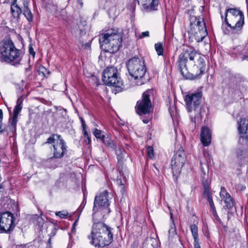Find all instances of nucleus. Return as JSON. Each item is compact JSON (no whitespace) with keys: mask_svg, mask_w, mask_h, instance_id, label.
I'll return each mask as SVG.
<instances>
[{"mask_svg":"<svg viewBox=\"0 0 248 248\" xmlns=\"http://www.w3.org/2000/svg\"><path fill=\"white\" fill-rule=\"evenodd\" d=\"M205 57L192 48H184L179 55L177 67L181 75L191 79L200 78L205 69Z\"/></svg>","mask_w":248,"mask_h":248,"instance_id":"nucleus-1","label":"nucleus"},{"mask_svg":"<svg viewBox=\"0 0 248 248\" xmlns=\"http://www.w3.org/2000/svg\"><path fill=\"white\" fill-rule=\"evenodd\" d=\"M93 221L91 233L88 235L90 243L95 247L104 248L110 244L113 240L112 229L104 222Z\"/></svg>","mask_w":248,"mask_h":248,"instance_id":"nucleus-2","label":"nucleus"},{"mask_svg":"<svg viewBox=\"0 0 248 248\" xmlns=\"http://www.w3.org/2000/svg\"><path fill=\"white\" fill-rule=\"evenodd\" d=\"M244 24V16L237 8H229L226 10L222 30L226 34H239Z\"/></svg>","mask_w":248,"mask_h":248,"instance_id":"nucleus-3","label":"nucleus"},{"mask_svg":"<svg viewBox=\"0 0 248 248\" xmlns=\"http://www.w3.org/2000/svg\"><path fill=\"white\" fill-rule=\"evenodd\" d=\"M22 55L11 39H4L0 44V61L15 66L21 64Z\"/></svg>","mask_w":248,"mask_h":248,"instance_id":"nucleus-4","label":"nucleus"},{"mask_svg":"<svg viewBox=\"0 0 248 248\" xmlns=\"http://www.w3.org/2000/svg\"><path fill=\"white\" fill-rule=\"evenodd\" d=\"M122 42V36L116 29L106 31L100 35V46L105 52L110 53L116 52L119 49Z\"/></svg>","mask_w":248,"mask_h":248,"instance_id":"nucleus-5","label":"nucleus"},{"mask_svg":"<svg viewBox=\"0 0 248 248\" xmlns=\"http://www.w3.org/2000/svg\"><path fill=\"white\" fill-rule=\"evenodd\" d=\"M126 65L129 75L137 80V84H143L145 81L144 76L147 70L144 60L134 57L128 61Z\"/></svg>","mask_w":248,"mask_h":248,"instance_id":"nucleus-6","label":"nucleus"},{"mask_svg":"<svg viewBox=\"0 0 248 248\" xmlns=\"http://www.w3.org/2000/svg\"><path fill=\"white\" fill-rule=\"evenodd\" d=\"M202 96L201 92L191 93L185 96V101L186 108L190 113V118L191 122L195 123L196 120L199 122L202 120V115L200 105Z\"/></svg>","mask_w":248,"mask_h":248,"instance_id":"nucleus-7","label":"nucleus"},{"mask_svg":"<svg viewBox=\"0 0 248 248\" xmlns=\"http://www.w3.org/2000/svg\"><path fill=\"white\" fill-rule=\"evenodd\" d=\"M108 195V192L107 190H105L99 196H96L95 197L93 209V220L95 219L99 213L102 216H104L105 214L110 212V210L108 208L109 203Z\"/></svg>","mask_w":248,"mask_h":248,"instance_id":"nucleus-8","label":"nucleus"},{"mask_svg":"<svg viewBox=\"0 0 248 248\" xmlns=\"http://www.w3.org/2000/svg\"><path fill=\"white\" fill-rule=\"evenodd\" d=\"M190 20L189 33L194 36L197 42L202 41L207 34L205 22L202 18L196 17H191Z\"/></svg>","mask_w":248,"mask_h":248,"instance_id":"nucleus-9","label":"nucleus"},{"mask_svg":"<svg viewBox=\"0 0 248 248\" xmlns=\"http://www.w3.org/2000/svg\"><path fill=\"white\" fill-rule=\"evenodd\" d=\"M117 73V69L114 67H108L105 69L102 78L104 83L108 86L121 87L123 83Z\"/></svg>","mask_w":248,"mask_h":248,"instance_id":"nucleus-10","label":"nucleus"},{"mask_svg":"<svg viewBox=\"0 0 248 248\" xmlns=\"http://www.w3.org/2000/svg\"><path fill=\"white\" fill-rule=\"evenodd\" d=\"M46 143L53 144V157L55 158L62 157L66 152L65 143L60 135H52L47 139Z\"/></svg>","mask_w":248,"mask_h":248,"instance_id":"nucleus-11","label":"nucleus"},{"mask_svg":"<svg viewBox=\"0 0 248 248\" xmlns=\"http://www.w3.org/2000/svg\"><path fill=\"white\" fill-rule=\"evenodd\" d=\"M151 93V90L146 91L143 93L141 99L137 102L136 110L140 115L150 113L152 107V103L150 99Z\"/></svg>","mask_w":248,"mask_h":248,"instance_id":"nucleus-12","label":"nucleus"},{"mask_svg":"<svg viewBox=\"0 0 248 248\" xmlns=\"http://www.w3.org/2000/svg\"><path fill=\"white\" fill-rule=\"evenodd\" d=\"M15 217L13 214L9 212H5L0 216V230L3 232H10L15 227Z\"/></svg>","mask_w":248,"mask_h":248,"instance_id":"nucleus-13","label":"nucleus"},{"mask_svg":"<svg viewBox=\"0 0 248 248\" xmlns=\"http://www.w3.org/2000/svg\"><path fill=\"white\" fill-rule=\"evenodd\" d=\"M185 161V154L184 150L180 148L174 155L171 160V168L172 172L174 175L180 174Z\"/></svg>","mask_w":248,"mask_h":248,"instance_id":"nucleus-14","label":"nucleus"},{"mask_svg":"<svg viewBox=\"0 0 248 248\" xmlns=\"http://www.w3.org/2000/svg\"><path fill=\"white\" fill-rule=\"evenodd\" d=\"M23 98L22 97L18 98L16 101V105L14 109V115L12 119L9 120L10 124L9 125L10 130L12 132H16V126L17 122V117L19 113L22 108V102Z\"/></svg>","mask_w":248,"mask_h":248,"instance_id":"nucleus-15","label":"nucleus"},{"mask_svg":"<svg viewBox=\"0 0 248 248\" xmlns=\"http://www.w3.org/2000/svg\"><path fill=\"white\" fill-rule=\"evenodd\" d=\"M203 185L204 187L203 197L208 202L211 210L212 212L213 215L214 217L219 221H220V218L217 216V212L216 209L215 204L214 203L208 187V184L206 182H203Z\"/></svg>","mask_w":248,"mask_h":248,"instance_id":"nucleus-16","label":"nucleus"},{"mask_svg":"<svg viewBox=\"0 0 248 248\" xmlns=\"http://www.w3.org/2000/svg\"><path fill=\"white\" fill-rule=\"evenodd\" d=\"M219 196L221 198V201L224 202L225 203L224 207L231 209L233 207L234 205L233 200L224 187H221Z\"/></svg>","mask_w":248,"mask_h":248,"instance_id":"nucleus-17","label":"nucleus"},{"mask_svg":"<svg viewBox=\"0 0 248 248\" xmlns=\"http://www.w3.org/2000/svg\"><path fill=\"white\" fill-rule=\"evenodd\" d=\"M238 131L242 139L248 140V119H241L237 122Z\"/></svg>","mask_w":248,"mask_h":248,"instance_id":"nucleus-18","label":"nucleus"},{"mask_svg":"<svg viewBox=\"0 0 248 248\" xmlns=\"http://www.w3.org/2000/svg\"><path fill=\"white\" fill-rule=\"evenodd\" d=\"M160 0H146L141 5L147 12H152L158 10Z\"/></svg>","mask_w":248,"mask_h":248,"instance_id":"nucleus-19","label":"nucleus"},{"mask_svg":"<svg viewBox=\"0 0 248 248\" xmlns=\"http://www.w3.org/2000/svg\"><path fill=\"white\" fill-rule=\"evenodd\" d=\"M201 140L203 146H208L211 141V133L207 127H203L201 130Z\"/></svg>","mask_w":248,"mask_h":248,"instance_id":"nucleus-20","label":"nucleus"},{"mask_svg":"<svg viewBox=\"0 0 248 248\" xmlns=\"http://www.w3.org/2000/svg\"><path fill=\"white\" fill-rule=\"evenodd\" d=\"M16 0H15L11 6V13L15 18L19 17L21 13L22 10L21 8L16 3Z\"/></svg>","mask_w":248,"mask_h":248,"instance_id":"nucleus-21","label":"nucleus"},{"mask_svg":"<svg viewBox=\"0 0 248 248\" xmlns=\"http://www.w3.org/2000/svg\"><path fill=\"white\" fill-rule=\"evenodd\" d=\"M102 141L105 144L110 148L115 149L116 147V145L113 142V141L108 135L105 136Z\"/></svg>","mask_w":248,"mask_h":248,"instance_id":"nucleus-22","label":"nucleus"},{"mask_svg":"<svg viewBox=\"0 0 248 248\" xmlns=\"http://www.w3.org/2000/svg\"><path fill=\"white\" fill-rule=\"evenodd\" d=\"M190 229L193 237L194 240H196L198 238V227L195 224L190 225Z\"/></svg>","mask_w":248,"mask_h":248,"instance_id":"nucleus-23","label":"nucleus"},{"mask_svg":"<svg viewBox=\"0 0 248 248\" xmlns=\"http://www.w3.org/2000/svg\"><path fill=\"white\" fill-rule=\"evenodd\" d=\"M236 88L241 93L246 92L248 89L247 82L243 81L239 83L236 85Z\"/></svg>","mask_w":248,"mask_h":248,"instance_id":"nucleus-24","label":"nucleus"},{"mask_svg":"<svg viewBox=\"0 0 248 248\" xmlns=\"http://www.w3.org/2000/svg\"><path fill=\"white\" fill-rule=\"evenodd\" d=\"M176 234L175 225L173 220H172V223L170 225V228L169 230V237H172Z\"/></svg>","mask_w":248,"mask_h":248,"instance_id":"nucleus-25","label":"nucleus"},{"mask_svg":"<svg viewBox=\"0 0 248 248\" xmlns=\"http://www.w3.org/2000/svg\"><path fill=\"white\" fill-rule=\"evenodd\" d=\"M23 14L29 22L32 21L33 15L31 11L29 9L23 10Z\"/></svg>","mask_w":248,"mask_h":248,"instance_id":"nucleus-26","label":"nucleus"},{"mask_svg":"<svg viewBox=\"0 0 248 248\" xmlns=\"http://www.w3.org/2000/svg\"><path fill=\"white\" fill-rule=\"evenodd\" d=\"M155 49L158 55H162L163 54V47L161 43H157L155 45Z\"/></svg>","mask_w":248,"mask_h":248,"instance_id":"nucleus-27","label":"nucleus"},{"mask_svg":"<svg viewBox=\"0 0 248 248\" xmlns=\"http://www.w3.org/2000/svg\"><path fill=\"white\" fill-rule=\"evenodd\" d=\"M94 136L97 138V139H100L101 140H103L104 137L105 136V135H104L102 134V131L100 130H98L97 129H95L93 132Z\"/></svg>","mask_w":248,"mask_h":248,"instance_id":"nucleus-28","label":"nucleus"},{"mask_svg":"<svg viewBox=\"0 0 248 248\" xmlns=\"http://www.w3.org/2000/svg\"><path fill=\"white\" fill-rule=\"evenodd\" d=\"M39 73L40 75L42 74L44 76H46L47 75H49V72L43 66H40L39 68Z\"/></svg>","mask_w":248,"mask_h":248,"instance_id":"nucleus-29","label":"nucleus"},{"mask_svg":"<svg viewBox=\"0 0 248 248\" xmlns=\"http://www.w3.org/2000/svg\"><path fill=\"white\" fill-rule=\"evenodd\" d=\"M68 212L66 211H62L56 213V215L59 217L61 218H65L68 215Z\"/></svg>","mask_w":248,"mask_h":248,"instance_id":"nucleus-30","label":"nucleus"},{"mask_svg":"<svg viewBox=\"0 0 248 248\" xmlns=\"http://www.w3.org/2000/svg\"><path fill=\"white\" fill-rule=\"evenodd\" d=\"M146 152L148 157L153 158L154 156L153 148L152 146H148L146 149Z\"/></svg>","mask_w":248,"mask_h":248,"instance_id":"nucleus-31","label":"nucleus"},{"mask_svg":"<svg viewBox=\"0 0 248 248\" xmlns=\"http://www.w3.org/2000/svg\"><path fill=\"white\" fill-rule=\"evenodd\" d=\"M149 31H145L142 32L140 35L138 37L139 39H142L145 37H147L149 36Z\"/></svg>","mask_w":248,"mask_h":248,"instance_id":"nucleus-32","label":"nucleus"},{"mask_svg":"<svg viewBox=\"0 0 248 248\" xmlns=\"http://www.w3.org/2000/svg\"><path fill=\"white\" fill-rule=\"evenodd\" d=\"M150 240L152 242V245L153 247V248H157L158 246V240L152 238H150Z\"/></svg>","mask_w":248,"mask_h":248,"instance_id":"nucleus-33","label":"nucleus"},{"mask_svg":"<svg viewBox=\"0 0 248 248\" xmlns=\"http://www.w3.org/2000/svg\"><path fill=\"white\" fill-rule=\"evenodd\" d=\"M30 0H23V10H26L29 8V3Z\"/></svg>","mask_w":248,"mask_h":248,"instance_id":"nucleus-34","label":"nucleus"},{"mask_svg":"<svg viewBox=\"0 0 248 248\" xmlns=\"http://www.w3.org/2000/svg\"><path fill=\"white\" fill-rule=\"evenodd\" d=\"M116 182L118 185L121 186L122 189L124 188V184L121 180V178H117Z\"/></svg>","mask_w":248,"mask_h":248,"instance_id":"nucleus-35","label":"nucleus"},{"mask_svg":"<svg viewBox=\"0 0 248 248\" xmlns=\"http://www.w3.org/2000/svg\"><path fill=\"white\" fill-rule=\"evenodd\" d=\"M194 248H201L200 244L199 243V239L194 240Z\"/></svg>","mask_w":248,"mask_h":248,"instance_id":"nucleus-36","label":"nucleus"},{"mask_svg":"<svg viewBox=\"0 0 248 248\" xmlns=\"http://www.w3.org/2000/svg\"><path fill=\"white\" fill-rule=\"evenodd\" d=\"M78 222V219H77L73 224V228L72 229V231L73 232H76V226L77 225Z\"/></svg>","mask_w":248,"mask_h":248,"instance_id":"nucleus-37","label":"nucleus"},{"mask_svg":"<svg viewBox=\"0 0 248 248\" xmlns=\"http://www.w3.org/2000/svg\"><path fill=\"white\" fill-rule=\"evenodd\" d=\"M200 165H201V170L202 171V175H203V177L204 178V176H205L206 175V171L204 170V167H203V164L202 162L200 163Z\"/></svg>","mask_w":248,"mask_h":248,"instance_id":"nucleus-38","label":"nucleus"},{"mask_svg":"<svg viewBox=\"0 0 248 248\" xmlns=\"http://www.w3.org/2000/svg\"><path fill=\"white\" fill-rule=\"evenodd\" d=\"M84 130V135L85 137H87L88 140V143H90L91 142V139H90L88 134L87 131H85V129Z\"/></svg>","mask_w":248,"mask_h":248,"instance_id":"nucleus-39","label":"nucleus"},{"mask_svg":"<svg viewBox=\"0 0 248 248\" xmlns=\"http://www.w3.org/2000/svg\"><path fill=\"white\" fill-rule=\"evenodd\" d=\"M81 123H82V125L83 129V130H84L86 128V125L85 124V122H84V121L83 120V119L82 118H81Z\"/></svg>","mask_w":248,"mask_h":248,"instance_id":"nucleus-40","label":"nucleus"},{"mask_svg":"<svg viewBox=\"0 0 248 248\" xmlns=\"http://www.w3.org/2000/svg\"><path fill=\"white\" fill-rule=\"evenodd\" d=\"M3 119V112L1 109H0V122H2Z\"/></svg>","mask_w":248,"mask_h":248,"instance_id":"nucleus-41","label":"nucleus"},{"mask_svg":"<svg viewBox=\"0 0 248 248\" xmlns=\"http://www.w3.org/2000/svg\"><path fill=\"white\" fill-rule=\"evenodd\" d=\"M29 52H30V54H32L33 55H34L35 54V52L33 51V48L31 47H30V48H29Z\"/></svg>","mask_w":248,"mask_h":248,"instance_id":"nucleus-42","label":"nucleus"},{"mask_svg":"<svg viewBox=\"0 0 248 248\" xmlns=\"http://www.w3.org/2000/svg\"><path fill=\"white\" fill-rule=\"evenodd\" d=\"M139 5H141L146 0H136Z\"/></svg>","mask_w":248,"mask_h":248,"instance_id":"nucleus-43","label":"nucleus"},{"mask_svg":"<svg viewBox=\"0 0 248 248\" xmlns=\"http://www.w3.org/2000/svg\"><path fill=\"white\" fill-rule=\"evenodd\" d=\"M91 46V45H90V43H87L85 45V47L84 48H90Z\"/></svg>","mask_w":248,"mask_h":248,"instance_id":"nucleus-44","label":"nucleus"},{"mask_svg":"<svg viewBox=\"0 0 248 248\" xmlns=\"http://www.w3.org/2000/svg\"><path fill=\"white\" fill-rule=\"evenodd\" d=\"M31 71L30 66H29L28 68H27L25 69L26 73H27L29 71Z\"/></svg>","mask_w":248,"mask_h":248,"instance_id":"nucleus-45","label":"nucleus"},{"mask_svg":"<svg viewBox=\"0 0 248 248\" xmlns=\"http://www.w3.org/2000/svg\"><path fill=\"white\" fill-rule=\"evenodd\" d=\"M4 129L3 128L2 125L0 124V133L3 131Z\"/></svg>","mask_w":248,"mask_h":248,"instance_id":"nucleus-46","label":"nucleus"},{"mask_svg":"<svg viewBox=\"0 0 248 248\" xmlns=\"http://www.w3.org/2000/svg\"><path fill=\"white\" fill-rule=\"evenodd\" d=\"M135 1H134L133 4L131 5V8H132L134 10L135 9Z\"/></svg>","mask_w":248,"mask_h":248,"instance_id":"nucleus-47","label":"nucleus"},{"mask_svg":"<svg viewBox=\"0 0 248 248\" xmlns=\"http://www.w3.org/2000/svg\"><path fill=\"white\" fill-rule=\"evenodd\" d=\"M143 122L145 124H147L149 122V120L147 119H143Z\"/></svg>","mask_w":248,"mask_h":248,"instance_id":"nucleus-48","label":"nucleus"},{"mask_svg":"<svg viewBox=\"0 0 248 248\" xmlns=\"http://www.w3.org/2000/svg\"><path fill=\"white\" fill-rule=\"evenodd\" d=\"M19 248H32L30 247H27L26 246H20Z\"/></svg>","mask_w":248,"mask_h":248,"instance_id":"nucleus-49","label":"nucleus"},{"mask_svg":"<svg viewBox=\"0 0 248 248\" xmlns=\"http://www.w3.org/2000/svg\"><path fill=\"white\" fill-rule=\"evenodd\" d=\"M170 114L171 117H172L174 115V113L173 112L170 111Z\"/></svg>","mask_w":248,"mask_h":248,"instance_id":"nucleus-50","label":"nucleus"},{"mask_svg":"<svg viewBox=\"0 0 248 248\" xmlns=\"http://www.w3.org/2000/svg\"><path fill=\"white\" fill-rule=\"evenodd\" d=\"M2 189V187L0 185V193L1 192V189Z\"/></svg>","mask_w":248,"mask_h":248,"instance_id":"nucleus-51","label":"nucleus"},{"mask_svg":"<svg viewBox=\"0 0 248 248\" xmlns=\"http://www.w3.org/2000/svg\"><path fill=\"white\" fill-rule=\"evenodd\" d=\"M204 166H205V167L206 168H207V169L208 168V165H207L206 164H204Z\"/></svg>","mask_w":248,"mask_h":248,"instance_id":"nucleus-52","label":"nucleus"},{"mask_svg":"<svg viewBox=\"0 0 248 248\" xmlns=\"http://www.w3.org/2000/svg\"><path fill=\"white\" fill-rule=\"evenodd\" d=\"M79 2L81 3V5L82 4V3L81 2V0H77Z\"/></svg>","mask_w":248,"mask_h":248,"instance_id":"nucleus-53","label":"nucleus"},{"mask_svg":"<svg viewBox=\"0 0 248 248\" xmlns=\"http://www.w3.org/2000/svg\"><path fill=\"white\" fill-rule=\"evenodd\" d=\"M170 217L171 219H172V214L171 213H170Z\"/></svg>","mask_w":248,"mask_h":248,"instance_id":"nucleus-54","label":"nucleus"}]
</instances>
